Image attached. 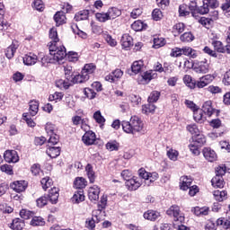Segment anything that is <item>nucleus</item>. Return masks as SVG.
Segmentation results:
<instances>
[{
	"label": "nucleus",
	"instance_id": "nucleus-39",
	"mask_svg": "<svg viewBox=\"0 0 230 230\" xmlns=\"http://www.w3.org/2000/svg\"><path fill=\"white\" fill-rule=\"evenodd\" d=\"M142 112L143 114H154V112H155V105H154L152 102L143 105Z\"/></svg>",
	"mask_w": 230,
	"mask_h": 230
},
{
	"label": "nucleus",
	"instance_id": "nucleus-64",
	"mask_svg": "<svg viewBox=\"0 0 230 230\" xmlns=\"http://www.w3.org/2000/svg\"><path fill=\"white\" fill-rule=\"evenodd\" d=\"M222 84H224L226 87H229V85H230V69L227 70L224 74L223 79H222Z\"/></svg>",
	"mask_w": 230,
	"mask_h": 230
},
{
	"label": "nucleus",
	"instance_id": "nucleus-1",
	"mask_svg": "<svg viewBox=\"0 0 230 230\" xmlns=\"http://www.w3.org/2000/svg\"><path fill=\"white\" fill-rule=\"evenodd\" d=\"M49 56H45L41 58V66H46V64H57L64 60L65 57H67V52H66V47L61 43L56 45L49 44Z\"/></svg>",
	"mask_w": 230,
	"mask_h": 230
},
{
	"label": "nucleus",
	"instance_id": "nucleus-33",
	"mask_svg": "<svg viewBox=\"0 0 230 230\" xmlns=\"http://www.w3.org/2000/svg\"><path fill=\"white\" fill-rule=\"evenodd\" d=\"M30 109L29 113L31 116H37V113L39 112V102L38 101H31L29 102Z\"/></svg>",
	"mask_w": 230,
	"mask_h": 230
},
{
	"label": "nucleus",
	"instance_id": "nucleus-7",
	"mask_svg": "<svg viewBox=\"0 0 230 230\" xmlns=\"http://www.w3.org/2000/svg\"><path fill=\"white\" fill-rule=\"evenodd\" d=\"M201 111L204 112V114L208 116V118H211L213 116V114H215V112H217V114H218V112H220V111L213 108V101L205 102L202 105Z\"/></svg>",
	"mask_w": 230,
	"mask_h": 230
},
{
	"label": "nucleus",
	"instance_id": "nucleus-22",
	"mask_svg": "<svg viewBox=\"0 0 230 230\" xmlns=\"http://www.w3.org/2000/svg\"><path fill=\"white\" fill-rule=\"evenodd\" d=\"M54 21L57 26H62V24H66V13L62 11H58L54 14Z\"/></svg>",
	"mask_w": 230,
	"mask_h": 230
},
{
	"label": "nucleus",
	"instance_id": "nucleus-55",
	"mask_svg": "<svg viewBox=\"0 0 230 230\" xmlns=\"http://www.w3.org/2000/svg\"><path fill=\"white\" fill-rule=\"evenodd\" d=\"M221 10H223L226 17H230V0H226L222 5Z\"/></svg>",
	"mask_w": 230,
	"mask_h": 230
},
{
	"label": "nucleus",
	"instance_id": "nucleus-46",
	"mask_svg": "<svg viewBox=\"0 0 230 230\" xmlns=\"http://www.w3.org/2000/svg\"><path fill=\"white\" fill-rule=\"evenodd\" d=\"M142 67H143L142 60L135 61L131 66V71L132 73H134V75H137V73L141 71Z\"/></svg>",
	"mask_w": 230,
	"mask_h": 230
},
{
	"label": "nucleus",
	"instance_id": "nucleus-17",
	"mask_svg": "<svg viewBox=\"0 0 230 230\" xmlns=\"http://www.w3.org/2000/svg\"><path fill=\"white\" fill-rule=\"evenodd\" d=\"M203 155L207 161L209 163H213L214 161H217V153L215 150H212L209 147H205L203 149Z\"/></svg>",
	"mask_w": 230,
	"mask_h": 230
},
{
	"label": "nucleus",
	"instance_id": "nucleus-30",
	"mask_svg": "<svg viewBox=\"0 0 230 230\" xmlns=\"http://www.w3.org/2000/svg\"><path fill=\"white\" fill-rule=\"evenodd\" d=\"M64 71L66 80L72 83L75 78V74L73 73V66L69 65L64 66Z\"/></svg>",
	"mask_w": 230,
	"mask_h": 230
},
{
	"label": "nucleus",
	"instance_id": "nucleus-19",
	"mask_svg": "<svg viewBox=\"0 0 230 230\" xmlns=\"http://www.w3.org/2000/svg\"><path fill=\"white\" fill-rule=\"evenodd\" d=\"M47 155L51 159H57L60 155V146H49L46 150Z\"/></svg>",
	"mask_w": 230,
	"mask_h": 230
},
{
	"label": "nucleus",
	"instance_id": "nucleus-23",
	"mask_svg": "<svg viewBox=\"0 0 230 230\" xmlns=\"http://www.w3.org/2000/svg\"><path fill=\"white\" fill-rule=\"evenodd\" d=\"M24 220L17 217L13 220V222L10 225L11 229L13 230H22L24 229Z\"/></svg>",
	"mask_w": 230,
	"mask_h": 230
},
{
	"label": "nucleus",
	"instance_id": "nucleus-2",
	"mask_svg": "<svg viewBox=\"0 0 230 230\" xmlns=\"http://www.w3.org/2000/svg\"><path fill=\"white\" fill-rule=\"evenodd\" d=\"M121 127L126 134H143L145 133V124L137 116H132L128 120H122Z\"/></svg>",
	"mask_w": 230,
	"mask_h": 230
},
{
	"label": "nucleus",
	"instance_id": "nucleus-50",
	"mask_svg": "<svg viewBox=\"0 0 230 230\" xmlns=\"http://www.w3.org/2000/svg\"><path fill=\"white\" fill-rule=\"evenodd\" d=\"M33 212L28 209L23 208L20 211V217L21 218H23V220H30V218H33Z\"/></svg>",
	"mask_w": 230,
	"mask_h": 230
},
{
	"label": "nucleus",
	"instance_id": "nucleus-54",
	"mask_svg": "<svg viewBox=\"0 0 230 230\" xmlns=\"http://www.w3.org/2000/svg\"><path fill=\"white\" fill-rule=\"evenodd\" d=\"M95 17L99 22H107V21H111L108 13H95Z\"/></svg>",
	"mask_w": 230,
	"mask_h": 230
},
{
	"label": "nucleus",
	"instance_id": "nucleus-11",
	"mask_svg": "<svg viewBox=\"0 0 230 230\" xmlns=\"http://www.w3.org/2000/svg\"><path fill=\"white\" fill-rule=\"evenodd\" d=\"M88 199L91 202H96L100 199V189L98 185H93V187L89 188L88 190Z\"/></svg>",
	"mask_w": 230,
	"mask_h": 230
},
{
	"label": "nucleus",
	"instance_id": "nucleus-42",
	"mask_svg": "<svg viewBox=\"0 0 230 230\" xmlns=\"http://www.w3.org/2000/svg\"><path fill=\"white\" fill-rule=\"evenodd\" d=\"M132 30L134 31H142V30H146V25L142 21H136L131 24Z\"/></svg>",
	"mask_w": 230,
	"mask_h": 230
},
{
	"label": "nucleus",
	"instance_id": "nucleus-25",
	"mask_svg": "<svg viewBox=\"0 0 230 230\" xmlns=\"http://www.w3.org/2000/svg\"><path fill=\"white\" fill-rule=\"evenodd\" d=\"M192 143H195L198 145V146H203V145H206V136L198 133L197 135H194L192 137Z\"/></svg>",
	"mask_w": 230,
	"mask_h": 230
},
{
	"label": "nucleus",
	"instance_id": "nucleus-27",
	"mask_svg": "<svg viewBox=\"0 0 230 230\" xmlns=\"http://www.w3.org/2000/svg\"><path fill=\"white\" fill-rule=\"evenodd\" d=\"M213 196L215 200H217V202H224L226 199H227V191L226 190H214Z\"/></svg>",
	"mask_w": 230,
	"mask_h": 230
},
{
	"label": "nucleus",
	"instance_id": "nucleus-61",
	"mask_svg": "<svg viewBox=\"0 0 230 230\" xmlns=\"http://www.w3.org/2000/svg\"><path fill=\"white\" fill-rule=\"evenodd\" d=\"M199 24H202V26H205V28H209L211 24H213V20L210 19V17L206 18V17H201L199 20Z\"/></svg>",
	"mask_w": 230,
	"mask_h": 230
},
{
	"label": "nucleus",
	"instance_id": "nucleus-6",
	"mask_svg": "<svg viewBox=\"0 0 230 230\" xmlns=\"http://www.w3.org/2000/svg\"><path fill=\"white\" fill-rule=\"evenodd\" d=\"M193 70L195 73H199L200 75H206L207 73H209V63L208 62V59L196 62L194 64Z\"/></svg>",
	"mask_w": 230,
	"mask_h": 230
},
{
	"label": "nucleus",
	"instance_id": "nucleus-8",
	"mask_svg": "<svg viewBox=\"0 0 230 230\" xmlns=\"http://www.w3.org/2000/svg\"><path fill=\"white\" fill-rule=\"evenodd\" d=\"M126 187L128 191H136V190H139L141 188V180L137 177H133L128 180L126 182Z\"/></svg>",
	"mask_w": 230,
	"mask_h": 230
},
{
	"label": "nucleus",
	"instance_id": "nucleus-35",
	"mask_svg": "<svg viewBox=\"0 0 230 230\" xmlns=\"http://www.w3.org/2000/svg\"><path fill=\"white\" fill-rule=\"evenodd\" d=\"M89 19V10H83L75 13V20L79 21H87Z\"/></svg>",
	"mask_w": 230,
	"mask_h": 230
},
{
	"label": "nucleus",
	"instance_id": "nucleus-63",
	"mask_svg": "<svg viewBox=\"0 0 230 230\" xmlns=\"http://www.w3.org/2000/svg\"><path fill=\"white\" fill-rule=\"evenodd\" d=\"M48 200L49 199H48L47 196H41L40 198H39L36 200L38 208H44V206H47Z\"/></svg>",
	"mask_w": 230,
	"mask_h": 230
},
{
	"label": "nucleus",
	"instance_id": "nucleus-40",
	"mask_svg": "<svg viewBox=\"0 0 230 230\" xmlns=\"http://www.w3.org/2000/svg\"><path fill=\"white\" fill-rule=\"evenodd\" d=\"M94 71H96V66H94V64H93V63L86 64L82 70V72L86 76H89V75H93V73H94Z\"/></svg>",
	"mask_w": 230,
	"mask_h": 230
},
{
	"label": "nucleus",
	"instance_id": "nucleus-18",
	"mask_svg": "<svg viewBox=\"0 0 230 230\" xmlns=\"http://www.w3.org/2000/svg\"><path fill=\"white\" fill-rule=\"evenodd\" d=\"M160 217L161 213L157 210H147L144 213V218H146V220H150L151 222H155Z\"/></svg>",
	"mask_w": 230,
	"mask_h": 230
},
{
	"label": "nucleus",
	"instance_id": "nucleus-34",
	"mask_svg": "<svg viewBox=\"0 0 230 230\" xmlns=\"http://www.w3.org/2000/svg\"><path fill=\"white\" fill-rule=\"evenodd\" d=\"M180 40L181 42H193L195 40V35L191 31L184 32L180 36Z\"/></svg>",
	"mask_w": 230,
	"mask_h": 230
},
{
	"label": "nucleus",
	"instance_id": "nucleus-45",
	"mask_svg": "<svg viewBox=\"0 0 230 230\" xmlns=\"http://www.w3.org/2000/svg\"><path fill=\"white\" fill-rule=\"evenodd\" d=\"M202 112L204 111L202 110H199V108L193 111V118L198 123H202V121H204V114Z\"/></svg>",
	"mask_w": 230,
	"mask_h": 230
},
{
	"label": "nucleus",
	"instance_id": "nucleus-26",
	"mask_svg": "<svg viewBox=\"0 0 230 230\" xmlns=\"http://www.w3.org/2000/svg\"><path fill=\"white\" fill-rule=\"evenodd\" d=\"M182 53L185 57H190V58H197V57H199V52L191 47H183Z\"/></svg>",
	"mask_w": 230,
	"mask_h": 230
},
{
	"label": "nucleus",
	"instance_id": "nucleus-59",
	"mask_svg": "<svg viewBox=\"0 0 230 230\" xmlns=\"http://www.w3.org/2000/svg\"><path fill=\"white\" fill-rule=\"evenodd\" d=\"M40 182H41V186L45 191H46V190H48V188H50V186L53 184V181L51 179H49V177H45V178L41 179Z\"/></svg>",
	"mask_w": 230,
	"mask_h": 230
},
{
	"label": "nucleus",
	"instance_id": "nucleus-56",
	"mask_svg": "<svg viewBox=\"0 0 230 230\" xmlns=\"http://www.w3.org/2000/svg\"><path fill=\"white\" fill-rule=\"evenodd\" d=\"M154 45L153 48H155V49H159V48H163V46H164V40L163 38H159V37H155L154 38Z\"/></svg>",
	"mask_w": 230,
	"mask_h": 230
},
{
	"label": "nucleus",
	"instance_id": "nucleus-12",
	"mask_svg": "<svg viewBox=\"0 0 230 230\" xmlns=\"http://www.w3.org/2000/svg\"><path fill=\"white\" fill-rule=\"evenodd\" d=\"M4 159L6 163H17L19 161V155H17V151L8 150L4 154Z\"/></svg>",
	"mask_w": 230,
	"mask_h": 230
},
{
	"label": "nucleus",
	"instance_id": "nucleus-24",
	"mask_svg": "<svg viewBox=\"0 0 230 230\" xmlns=\"http://www.w3.org/2000/svg\"><path fill=\"white\" fill-rule=\"evenodd\" d=\"M89 80V75H86L83 71H81V74H78L74 76V79L72 80V85L73 84H84Z\"/></svg>",
	"mask_w": 230,
	"mask_h": 230
},
{
	"label": "nucleus",
	"instance_id": "nucleus-51",
	"mask_svg": "<svg viewBox=\"0 0 230 230\" xmlns=\"http://www.w3.org/2000/svg\"><path fill=\"white\" fill-rule=\"evenodd\" d=\"M64 98V93L56 92L49 96V102H60Z\"/></svg>",
	"mask_w": 230,
	"mask_h": 230
},
{
	"label": "nucleus",
	"instance_id": "nucleus-10",
	"mask_svg": "<svg viewBox=\"0 0 230 230\" xmlns=\"http://www.w3.org/2000/svg\"><path fill=\"white\" fill-rule=\"evenodd\" d=\"M83 143L87 146H91V145H94L96 141V134L93 131H86L82 137Z\"/></svg>",
	"mask_w": 230,
	"mask_h": 230
},
{
	"label": "nucleus",
	"instance_id": "nucleus-36",
	"mask_svg": "<svg viewBox=\"0 0 230 230\" xmlns=\"http://www.w3.org/2000/svg\"><path fill=\"white\" fill-rule=\"evenodd\" d=\"M107 13L110 21L112 19H116L117 17H119V15H121V10L116 7L110 8Z\"/></svg>",
	"mask_w": 230,
	"mask_h": 230
},
{
	"label": "nucleus",
	"instance_id": "nucleus-29",
	"mask_svg": "<svg viewBox=\"0 0 230 230\" xmlns=\"http://www.w3.org/2000/svg\"><path fill=\"white\" fill-rule=\"evenodd\" d=\"M73 204H80L85 200V196L84 195V190H78L75 192L74 196L71 199Z\"/></svg>",
	"mask_w": 230,
	"mask_h": 230
},
{
	"label": "nucleus",
	"instance_id": "nucleus-13",
	"mask_svg": "<svg viewBox=\"0 0 230 230\" xmlns=\"http://www.w3.org/2000/svg\"><path fill=\"white\" fill-rule=\"evenodd\" d=\"M58 191L59 190L57 187H54L49 190L47 199H49L50 203L57 204V202H58V197H60V194L58 193Z\"/></svg>",
	"mask_w": 230,
	"mask_h": 230
},
{
	"label": "nucleus",
	"instance_id": "nucleus-3",
	"mask_svg": "<svg viewBox=\"0 0 230 230\" xmlns=\"http://www.w3.org/2000/svg\"><path fill=\"white\" fill-rule=\"evenodd\" d=\"M100 210H94L93 212L92 218H87L85 221V227L90 230H93L96 227V224H100L103 220V215L99 214Z\"/></svg>",
	"mask_w": 230,
	"mask_h": 230
},
{
	"label": "nucleus",
	"instance_id": "nucleus-38",
	"mask_svg": "<svg viewBox=\"0 0 230 230\" xmlns=\"http://www.w3.org/2000/svg\"><path fill=\"white\" fill-rule=\"evenodd\" d=\"M212 186L214 188H224V177L222 176H215L212 180Z\"/></svg>",
	"mask_w": 230,
	"mask_h": 230
},
{
	"label": "nucleus",
	"instance_id": "nucleus-48",
	"mask_svg": "<svg viewBox=\"0 0 230 230\" xmlns=\"http://www.w3.org/2000/svg\"><path fill=\"white\" fill-rule=\"evenodd\" d=\"M226 172L227 167L226 166V164H220L217 167H216V177H224Z\"/></svg>",
	"mask_w": 230,
	"mask_h": 230
},
{
	"label": "nucleus",
	"instance_id": "nucleus-14",
	"mask_svg": "<svg viewBox=\"0 0 230 230\" xmlns=\"http://www.w3.org/2000/svg\"><path fill=\"white\" fill-rule=\"evenodd\" d=\"M191 182L193 180L188 176H181L180 179V189L186 191L191 188Z\"/></svg>",
	"mask_w": 230,
	"mask_h": 230
},
{
	"label": "nucleus",
	"instance_id": "nucleus-43",
	"mask_svg": "<svg viewBox=\"0 0 230 230\" xmlns=\"http://www.w3.org/2000/svg\"><path fill=\"white\" fill-rule=\"evenodd\" d=\"M57 87H59V89H69L71 87L72 83L68 80L59 79L56 81Z\"/></svg>",
	"mask_w": 230,
	"mask_h": 230
},
{
	"label": "nucleus",
	"instance_id": "nucleus-9",
	"mask_svg": "<svg viewBox=\"0 0 230 230\" xmlns=\"http://www.w3.org/2000/svg\"><path fill=\"white\" fill-rule=\"evenodd\" d=\"M123 76V72L121 69L117 68L114 71H112L110 75L105 76L106 82H111V84H114V82H118L119 78Z\"/></svg>",
	"mask_w": 230,
	"mask_h": 230
},
{
	"label": "nucleus",
	"instance_id": "nucleus-53",
	"mask_svg": "<svg viewBox=\"0 0 230 230\" xmlns=\"http://www.w3.org/2000/svg\"><path fill=\"white\" fill-rule=\"evenodd\" d=\"M160 96H161V93L157 91H153L147 99L148 103H155V102L159 100Z\"/></svg>",
	"mask_w": 230,
	"mask_h": 230
},
{
	"label": "nucleus",
	"instance_id": "nucleus-52",
	"mask_svg": "<svg viewBox=\"0 0 230 230\" xmlns=\"http://www.w3.org/2000/svg\"><path fill=\"white\" fill-rule=\"evenodd\" d=\"M190 12L188 4H183L179 6V13L181 17H187V15H190Z\"/></svg>",
	"mask_w": 230,
	"mask_h": 230
},
{
	"label": "nucleus",
	"instance_id": "nucleus-5",
	"mask_svg": "<svg viewBox=\"0 0 230 230\" xmlns=\"http://www.w3.org/2000/svg\"><path fill=\"white\" fill-rule=\"evenodd\" d=\"M209 8H218V0H203V5L198 7V13L201 15L208 13Z\"/></svg>",
	"mask_w": 230,
	"mask_h": 230
},
{
	"label": "nucleus",
	"instance_id": "nucleus-15",
	"mask_svg": "<svg viewBox=\"0 0 230 230\" xmlns=\"http://www.w3.org/2000/svg\"><path fill=\"white\" fill-rule=\"evenodd\" d=\"M120 42L123 49H128V48L134 46V39L128 33L122 35Z\"/></svg>",
	"mask_w": 230,
	"mask_h": 230
},
{
	"label": "nucleus",
	"instance_id": "nucleus-41",
	"mask_svg": "<svg viewBox=\"0 0 230 230\" xmlns=\"http://www.w3.org/2000/svg\"><path fill=\"white\" fill-rule=\"evenodd\" d=\"M183 82L185 85H187V87H190V89H195V87H197V83L193 81V78L191 77V75H184Z\"/></svg>",
	"mask_w": 230,
	"mask_h": 230
},
{
	"label": "nucleus",
	"instance_id": "nucleus-37",
	"mask_svg": "<svg viewBox=\"0 0 230 230\" xmlns=\"http://www.w3.org/2000/svg\"><path fill=\"white\" fill-rule=\"evenodd\" d=\"M107 206V198H101L100 203L98 204V209H95V211H99V215H102V217H105V211H103V209H105Z\"/></svg>",
	"mask_w": 230,
	"mask_h": 230
},
{
	"label": "nucleus",
	"instance_id": "nucleus-32",
	"mask_svg": "<svg viewBox=\"0 0 230 230\" xmlns=\"http://www.w3.org/2000/svg\"><path fill=\"white\" fill-rule=\"evenodd\" d=\"M49 39L51 41L49 44L57 45L60 43V40L58 39V32L55 28L49 30Z\"/></svg>",
	"mask_w": 230,
	"mask_h": 230
},
{
	"label": "nucleus",
	"instance_id": "nucleus-4",
	"mask_svg": "<svg viewBox=\"0 0 230 230\" xmlns=\"http://www.w3.org/2000/svg\"><path fill=\"white\" fill-rule=\"evenodd\" d=\"M166 215L172 217L174 222H181V224L184 222V216L181 213V208L177 205L170 207L166 211Z\"/></svg>",
	"mask_w": 230,
	"mask_h": 230
},
{
	"label": "nucleus",
	"instance_id": "nucleus-16",
	"mask_svg": "<svg viewBox=\"0 0 230 230\" xmlns=\"http://www.w3.org/2000/svg\"><path fill=\"white\" fill-rule=\"evenodd\" d=\"M85 172L91 184H94L96 181V172L93 167V164H87L85 166Z\"/></svg>",
	"mask_w": 230,
	"mask_h": 230
},
{
	"label": "nucleus",
	"instance_id": "nucleus-44",
	"mask_svg": "<svg viewBox=\"0 0 230 230\" xmlns=\"http://www.w3.org/2000/svg\"><path fill=\"white\" fill-rule=\"evenodd\" d=\"M229 220H227V218L226 217H219L217 221H216V226L217 227H223V229H226L229 228Z\"/></svg>",
	"mask_w": 230,
	"mask_h": 230
},
{
	"label": "nucleus",
	"instance_id": "nucleus-28",
	"mask_svg": "<svg viewBox=\"0 0 230 230\" xmlns=\"http://www.w3.org/2000/svg\"><path fill=\"white\" fill-rule=\"evenodd\" d=\"M211 44L217 53H226V46L220 40H212Z\"/></svg>",
	"mask_w": 230,
	"mask_h": 230
},
{
	"label": "nucleus",
	"instance_id": "nucleus-57",
	"mask_svg": "<svg viewBox=\"0 0 230 230\" xmlns=\"http://www.w3.org/2000/svg\"><path fill=\"white\" fill-rule=\"evenodd\" d=\"M186 129L188 130V132H190V134H191L192 136H197V134H199L200 131L199 130V127L197 126V124H190L186 127Z\"/></svg>",
	"mask_w": 230,
	"mask_h": 230
},
{
	"label": "nucleus",
	"instance_id": "nucleus-62",
	"mask_svg": "<svg viewBox=\"0 0 230 230\" xmlns=\"http://www.w3.org/2000/svg\"><path fill=\"white\" fill-rule=\"evenodd\" d=\"M167 156L171 161H177V157H179V151L175 149H169L167 151Z\"/></svg>",
	"mask_w": 230,
	"mask_h": 230
},
{
	"label": "nucleus",
	"instance_id": "nucleus-21",
	"mask_svg": "<svg viewBox=\"0 0 230 230\" xmlns=\"http://www.w3.org/2000/svg\"><path fill=\"white\" fill-rule=\"evenodd\" d=\"M11 188L13 191H16V193H22V191L26 190V182L22 181H14L11 184Z\"/></svg>",
	"mask_w": 230,
	"mask_h": 230
},
{
	"label": "nucleus",
	"instance_id": "nucleus-20",
	"mask_svg": "<svg viewBox=\"0 0 230 230\" xmlns=\"http://www.w3.org/2000/svg\"><path fill=\"white\" fill-rule=\"evenodd\" d=\"M37 55L33 53L26 54L23 57V64L25 66H35V64H37Z\"/></svg>",
	"mask_w": 230,
	"mask_h": 230
},
{
	"label": "nucleus",
	"instance_id": "nucleus-58",
	"mask_svg": "<svg viewBox=\"0 0 230 230\" xmlns=\"http://www.w3.org/2000/svg\"><path fill=\"white\" fill-rule=\"evenodd\" d=\"M106 149L109 150L110 152H114L119 150V144L116 141L114 142H108L106 144Z\"/></svg>",
	"mask_w": 230,
	"mask_h": 230
},
{
	"label": "nucleus",
	"instance_id": "nucleus-49",
	"mask_svg": "<svg viewBox=\"0 0 230 230\" xmlns=\"http://www.w3.org/2000/svg\"><path fill=\"white\" fill-rule=\"evenodd\" d=\"M46 224V221H44V218L40 217H33L31 221V226H33L34 227L39 226H44Z\"/></svg>",
	"mask_w": 230,
	"mask_h": 230
},
{
	"label": "nucleus",
	"instance_id": "nucleus-47",
	"mask_svg": "<svg viewBox=\"0 0 230 230\" xmlns=\"http://www.w3.org/2000/svg\"><path fill=\"white\" fill-rule=\"evenodd\" d=\"M17 51V47L15 44H12L9 46L5 50V57L7 58H13V55H15V52Z\"/></svg>",
	"mask_w": 230,
	"mask_h": 230
},
{
	"label": "nucleus",
	"instance_id": "nucleus-31",
	"mask_svg": "<svg viewBox=\"0 0 230 230\" xmlns=\"http://www.w3.org/2000/svg\"><path fill=\"white\" fill-rule=\"evenodd\" d=\"M74 186L77 190H82L84 188H85V186H87V180H85L84 177H77L74 181Z\"/></svg>",
	"mask_w": 230,
	"mask_h": 230
},
{
	"label": "nucleus",
	"instance_id": "nucleus-60",
	"mask_svg": "<svg viewBox=\"0 0 230 230\" xmlns=\"http://www.w3.org/2000/svg\"><path fill=\"white\" fill-rule=\"evenodd\" d=\"M93 119H95L96 123H99L101 125L105 123V118L102 116L101 111H97L93 113Z\"/></svg>",
	"mask_w": 230,
	"mask_h": 230
}]
</instances>
